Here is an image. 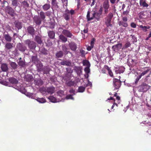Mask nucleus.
I'll use <instances>...</instances> for the list:
<instances>
[{"label": "nucleus", "instance_id": "obj_15", "mask_svg": "<svg viewBox=\"0 0 151 151\" xmlns=\"http://www.w3.org/2000/svg\"><path fill=\"white\" fill-rule=\"evenodd\" d=\"M47 92L48 93L52 94L55 92V88L53 87H50L46 88Z\"/></svg>", "mask_w": 151, "mask_h": 151}, {"label": "nucleus", "instance_id": "obj_59", "mask_svg": "<svg viewBox=\"0 0 151 151\" xmlns=\"http://www.w3.org/2000/svg\"><path fill=\"white\" fill-rule=\"evenodd\" d=\"M122 21L127 22L128 19L126 17H124L122 18Z\"/></svg>", "mask_w": 151, "mask_h": 151}, {"label": "nucleus", "instance_id": "obj_21", "mask_svg": "<svg viewBox=\"0 0 151 151\" xmlns=\"http://www.w3.org/2000/svg\"><path fill=\"white\" fill-rule=\"evenodd\" d=\"M139 4L141 6L143 7H147L148 6V4L146 3V0H140Z\"/></svg>", "mask_w": 151, "mask_h": 151}, {"label": "nucleus", "instance_id": "obj_57", "mask_svg": "<svg viewBox=\"0 0 151 151\" xmlns=\"http://www.w3.org/2000/svg\"><path fill=\"white\" fill-rule=\"evenodd\" d=\"M80 53L81 54V56L82 57L84 56L85 54V51L83 50H80Z\"/></svg>", "mask_w": 151, "mask_h": 151}, {"label": "nucleus", "instance_id": "obj_52", "mask_svg": "<svg viewBox=\"0 0 151 151\" xmlns=\"http://www.w3.org/2000/svg\"><path fill=\"white\" fill-rule=\"evenodd\" d=\"M130 26L133 28H135L136 27V24L132 22L130 24Z\"/></svg>", "mask_w": 151, "mask_h": 151}, {"label": "nucleus", "instance_id": "obj_46", "mask_svg": "<svg viewBox=\"0 0 151 151\" xmlns=\"http://www.w3.org/2000/svg\"><path fill=\"white\" fill-rule=\"evenodd\" d=\"M56 56L57 58L62 57L63 56V53L61 51H60L56 54Z\"/></svg>", "mask_w": 151, "mask_h": 151}, {"label": "nucleus", "instance_id": "obj_26", "mask_svg": "<svg viewBox=\"0 0 151 151\" xmlns=\"http://www.w3.org/2000/svg\"><path fill=\"white\" fill-rule=\"evenodd\" d=\"M9 80L11 83L13 84H16L18 82L17 79L13 78H10L9 79Z\"/></svg>", "mask_w": 151, "mask_h": 151}, {"label": "nucleus", "instance_id": "obj_14", "mask_svg": "<svg viewBox=\"0 0 151 151\" xmlns=\"http://www.w3.org/2000/svg\"><path fill=\"white\" fill-rule=\"evenodd\" d=\"M17 48L21 51H24L26 49L25 46L20 43H19L17 44Z\"/></svg>", "mask_w": 151, "mask_h": 151}, {"label": "nucleus", "instance_id": "obj_42", "mask_svg": "<svg viewBox=\"0 0 151 151\" xmlns=\"http://www.w3.org/2000/svg\"><path fill=\"white\" fill-rule=\"evenodd\" d=\"M51 4L53 6H56L57 8L59 7L58 5V3L56 2V0H51Z\"/></svg>", "mask_w": 151, "mask_h": 151}, {"label": "nucleus", "instance_id": "obj_44", "mask_svg": "<svg viewBox=\"0 0 151 151\" xmlns=\"http://www.w3.org/2000/svg\"><path fill=\"white\" fill-rule=\"evenodd\" d=\"M66 83L67 85L68 86H71L74 85L75 83L74 81H66Z\"/></svg>", "mask_w": 151, "mask_h": 151}, {"label": "nucleus", "instance_id": "obj_1", "mask_svg": "<svg viewBox=\"0 0 151 151\" xmlns=\"http://www.w3.org/2000/svg\"><path fill=\"white\" fill-rule=\"evenodd\" d=\"M101 14L97 12L94 11L92 14V16L90 17V12L88 11L86 15V18L88 21H90L95 19L97 21H99L101 18Z\"/></svg>", "mask_w": 151, "mask_h": 151}, {"label": "nucleus", "instance_id": "obj_30", "mask_svg": "<svg viewBox=\"0 0 151 151\" xmlns=\"http://www.w3.org/2000/svg\"><path fill=\"white\" fill-rule=\"evenodd\" d=\"M25 95L27 97H28L29 98H30L32 99H35V94L32 93H27Z\"/></svg>", "mask_w": 151, "mask_h": 151}, {"label": "nucleus", "instance_id": "obj_11", "mask_svg": "<svg viewBox=\"0 0 151 151\" xmlns=\"http://www.w3.org/2000/svg\"><path fill=\"white\" fill-rule=\"evenodd\" d=\"M14 24L15 27L18 29H21L22 27V23L19 21H15Z\"/></svg>", "mask_w": 151, "mask_h": 151}, {"label": "nucleus", "instance_id": "obj_22", "mask_svg": "<svg viewBox=\"0 0 151 151\" xmlns=\"http://www.w3.org/2000/svg\"><path fill=\"white\" fill-rule=\"evenodd\" d=\"M61 65H66L67 66H71V62L68 60H65L61 62Z\"/></svg>", "mask_w": 151, "mask_h": 151}, {"label": "nucleus", "instance_id": "obj_45", "mask_svg": "<svg viewBox=\"0 0 151 151\" xmlns=\"http://www.w3.org/2000/svg\"><path fill=\"white\" fill-rule=\"evenodd\" d=\"M65 99H66L67 100L68 99H71L74 100V98L73 97V95L71 94H69L67 95L66 97L64 98V100Z\"/></svg>", "mask_w": 151, "mask_h": 151}, {"label": "nucleus", "instance_id": "obj_20", "mask_svg": "<svg viewBox=\"0 0 151 151\" xmlns=\"http://www.w3.org/2000/svg\"><path fill=\"white\" fill-rule=\"evenodd\" d=\"M144 70L139 75L141 77L142 76L146 75L150 70V69L147 67H145L144 68Z\"/></svg>", "mask_w": 151, "mask_h": 151}, {"label": "nucleus", "instance_id": "obj_24", "mask_svg": "<svg viewBox=\"0 0 151 151\" xmlns=\"http://www.w3.org/2000/svg\"><path fill=\"white\" fill-rule=\"evenodd\" d=\"M118 24L119 26H122L125 27H127L128 26V24L127 22H123L122 21H119L118 22Z\"/></svg>", "mask_w": 151, "mask_h": 151}, {"label": "nucleus", "instance_id": "obj_48", "mask_svg": "<svg viewBox=\"0 0 151 151\" xmlns=\"http://www.w3.org/2000/svg\"><path fill=\"white\" fill-rule=\"evenodd\" d=\"M62 48L63 51V52L66 54H67L68 53V52L67 51V49L66 46L65 45H63Z\"/></svg>", "mask_w": 151, "mask_h": 151}, {"label": "nucleus", "instance_id": "obj_58", "mask_svg": "<svg viewBox=\"0 0 151 151\" xmlns=\"http://www.w3.org/2000/svg\"><path fill=\"white\" fill-rule=\"evenodd\" d=\"M41 52L44 54H47V50L45 49H42Z\"/></svg>", "mask_w": 151, "mask_h": 151}, {"label": "nucleus", "instance_id": "obj_17", "mask_svg": "<svg viewBox=\"0 0 151 151\" xmlns=\"http://www.w3.org/2000/svg\"><path fill=\"white\" fill-rule=\"evenodd\" d=\"M63 33L68 37H70L72 36V34L68 30L64 29L63 31Z\"/></svg>", "mask_w": 151, "mask_h": 151}, {"label": "nucleus", "instance_id": "obj_8", "mask_svg": "<svg viewBox=\"0 0 151 151\" xmlns=\"http://www.w3.org/2000/svg\"><path fill=\"white\" fill-rule=\"evenodd\" d=\"M27 32L28 34L32 36L35 35V30L32 25H30L27 28Z\"/></svg>", "mask_w": 151, "mask_h": 151}, {"label": "nucleus", "instance_id": "obj_16", "mask_svg": "<svg viewBox=\"0 0 151 151\" xmlns=\"http://www.w3.org/2000/svg\"><path fill=\"white\" fill-rule=\"evenodd\" d=\"M69 47L70 49L73 51L76 50L77 49V46L76 44L73 42H72L69 44Z\"/></svg>", "mask_w": 151, "mask_h": 151}, {"label": "nucleus", "instance_id": "obj_23", "mask_svg": "<svg viewBox=\"0 0 151 151\" xmlns=\"http://www.w3.org/2000/svg\"><path fill=\"white\" fill-rule=\"evenodd\" d=\"M50 4H49L46 3L42 6V8L44 11H46L50 9Z\"/></svg>", "mask_w": 151, "mask_h": 151}, {"label": "nucleus", "instance_id": "obj_6", "mask_svg": "<svg viewBox=\"0 0 151 151\" xmlns=\"http://www.w3.org/2000/svg\"><path fill=\"white\" fill-rule=\"evenodd\" d=\"M34 22L37 25H40L41 24L42 22L43 21L40 18L39 16L35 15L33 18Z\"/></svg>", "mask_w": 151, "mask_h": 151}, {"label": "nucleus", "instance_id": "obj_5", "mask_svg": "<svg viewBox=\"0 0 151 151\" xmlns=\"http://www.w3.org/2000/svg\"><path fill=\"white\" fill-rule=\"evenodd\" d=\"M139 91L140 92H145L149 88V86L145 83H143L139 87Z\"/></svg>", "mask_w": 151, "mask_h": 151}, {"label": "nucleus", "instance_id": "obj_43", "mask_svg": "<svg viewBox=\"0 0 151 151\" xmlns=\"http://www.w3.org/2000/svg\"><path fill=\"white\" fill-rule=\"evenodd\" d=\"M5 47L7 49H10L13 47V44L10 43H8L6 44Z\"/></svg>", "mask_w": 151, "mask_h": 151}, {"label": "nucleus", "instance_id": "obj_37", "mask_svg": "<svg viewBox=\"0 0 151 151\" xmlns=\"http://www.w3.org/2000/svg\"><path fill=\"white\" fill-rule=\"evenodd\" d=\"M83 65L86 66L87 67L90 66L89 62L87 60H83Z\"/></svg>", "mask_w": 151, "mask_h": 151}, {"label": "nucleus", "instance_id": "obj_4", "mask_svg": "<svg viewBox=\"0 0 151 151\" xmlns=\"http://www.w3.org/2000/svg\"><path fill=\"white\" fill-rule=\"evenodd\" d=\"M114 86L115 88L114 90L118 89L121 85V81L119 79L114 78L113 79Z\"/></svg>", "mask_w": 151, "mask_h": 151}, {"label": "nucleus", "instance_id": "obj_64", "mask_svg": "<svg viewBox=\"0 0 151 151\" xmlns=\"http://www.w3.org/2000/svg\"><path fill=\"white\" fill-rule=\"evenodd\" d=\"M129 13V11L127 10H126L125 11H124L123 12V14L124 15H127Z\"/></svg>", "mask_w": 151, "mask_h": 151}, {"label": "nucleus", "instance_id": "obj_33", "mask_svg": "<svg viewBox=\"0 0 151 151\" xmlns=\"http://www.w3.org/2000/svg\"><path fill=\"white\" fill-rule=\"evenodd\" d=\"M12 4L13 6H14L16 8L19 4L17 0H13L12 1Z\"/></svg>", "mask_w": 151, "mask_h": 151}, {"label": "nucleus", "instance_id": "obj_32", "mask_svg": "<svg viewBox=\"0 0 151 151\" xmlns=\"http://www.w3.org/2000/svg\"><path fill=\"white\" fill-rule=\"evenodd\" d=\"M48 35L49 38H54L55 32L53 31H49L48 32Z\"/></svg>", "mask_w": 151, "mask_h": 151}, {"label": "nucleus", "instance_id": "obj_12", "mask_svg": "<svg viewBox=\"0 0 151 151\" xmlns=\"http://www.w3.org/2000/svg\"><path fill=\"white\" fill-rule=\"evenodd\" d=\"M63 17L65 19L68 20L70 19V12L69 10L66 9L65 11V13L63 14Z\"/></svg>", "mask_w": 151, "mask_h": 151}, {"label": "nucleus", "instance_id": "obj_54", "mask_svg": "<svg viewBox=\"0 0 151 151\" xmlns=\"http://www.w3.org/2000/svg\"><path fill=\"white\" fill-rule=\"evenodd\" d=\"M141 77L139 75L136 78L135 83L136 84H137L139 81V80L141 78Z\"/></svg>", "mask_w": 151, "mask_h": 151}, {"label": "nucleus", "instance_id": "obj_19", "mask_svg": "<svg viewBox=\"0 0 151 151\" xmlns=\"http://www.w3.org/2000/svg\"><path fill=\"white\" fill-rule=\"evenodd\" d=\"M1 68L2 70L4 72H6L8 71V68L7 64L2 63L1 65Z\"/></svg>", "mask_w": 151, "mask_h": 151}, {"label": "nucleus", "instance_id": "obj_2", "mask_svg": "<svg viewBox=\"0 0 151 151\" xmlns=\"http://www.w3.org/2000/svg\"><path fill=\"white\" fill-rule=\"evenodd\" d=\"M113 16V14L111 12H110L105 18V24L107 27L109 26L111 27V21Z\"/></svg>", "mask_w": 151, "mask_h": 151}, {"label": "nucleus", "instance_id": "obj_35", "mask_svg": "<svg viewBox=\"0 0 151 151\" xmlns=\"http://www.w3.org/2000/svg\"><path fill=\"white\" fill-rule=\"evenodd\" d=\"M2 84L6 86H8L9 87H12L13 88H15L16 89H17V87L16 86H11V84L8 82H3L2 83Z\"/></svg>", "mask_w": 151, "mask_h": 151}, {"label": "nucleus", "instance_id": "obj_29", "mask_svg": "<svg viewBox=\"0 0 151 151\" xmlns=\"http://www.w3.org/2000/svg\"><path fill=\"white\" fill-rule=\"evenodd\" d=\"M34 83L35 84L38 86H41L42 84V81L40 79L35 80L34 81Z\"/></svg>", "mask_w": 151, "mask_h": 151}, {"label": "nucleus", "instance_id": "obj_51", "mask_svg": "<svg viewBox=\"0 0 151 151\" xmlns=\"http://www.w3.org/2000/svg\"><path fill=\"white\" fill-rule=\"evenodd\" d=\"M18 64L19 65L22 67H24L25 65V63L24 61L20 60V61L18 63Z\"/></svg>", "mask_w": 151, "mask_h": 151}, {"label": "nucleus", "instance_id": "obj_60", "mask_svg": "<svg viewBox=\"0 0 151 151\" xmlns=\"http://www.w3.org/2000/svg\"><path fill=\"white\" fill-rule=\"evenodd\" d=\"M36 40L39 43V44H41L42 42V40L41 38H35Z\"/></svg>", "mask_w": 151, "mask_h": 151}, {"label": "nucleus", "instance_id": "obj_10", "mask_svg": "<svg viewBox=\"0 0 151 151\" xmlns=\"http://www.w3.org/2000/svg\"><path fill=\"white\" fill-rule=\"evenodd\" d=\"M122 47V44H118L112 47V50L114 51L117 52L121 49Z\"/></svg>", "mask_w": 151, "mask_h": 151}, {"label": "nucleus", "instance_id": "obj_39", "mask_svg": "<svg viewBox=\"0 0 151 151\" xmlns=\"http://www.w3.org/2000/svg\"><path fill=\"white\" fill-rule=\"evenodd\" d=\"M22 5L24 8H27L29 6V4L26 1H24L22 3Z\"/></svg>", "mask_w": 151, "mask_h": 151}, {"label": "nucleus", "instance_id": "obj_7", "mask_svg": "<svg viewBox=\"0 0 151 151\" xmlns=\"http://www.w3.org/2000/svg\"><path fill=\"white\" fill-rule=\"evenodd\" d=\"M48 99L51 102L53 103H56L60 101H63V99L61 100L60 98H59L57 96V98H56L53 96H50L48 97Z\"/></svg>", "mask_w": 151, "mask_h": 151}, {"label": "nucleus", "instance_id": "obj_50", "mask_svg": "<svg viewBox=\"0 0 151 151\" xmlns=\"http://www.w3.org/2000/svg\"><path fill=\"white\" fill-rule=\"evenodd\" d=\"M87 81L88 83L84 85V86H85V88L88 86H90V87H91L92 86V83L91 82L89 81V80H88Z\"/></svg>", "mask_w": 151, "mask_h": 151}, {"label": "nucleus", "instance_id": "obj_62", "mask_svg": "<svg viewBox=\"0 0 151 151\" xmlns=\"http://www.w3.org/2000/svg\"><path fill=\"white\" fill-rule=\"evenodd\" d=\"M130 45V43L128 42H127L125 45V47L127 48L129 47Z\"/></svg>", "mask_w": 151, "mask_h": 151}, {"label": "nucleus", "instance_id": "obj_47", "mask_svg": "<svg viewBox=\"0 0 151 151\" xmlns=\"http://www.w3.org/2000/svg\"><path fill=\"white\" fill-rule=\"evenodd\" d=\"M106 68L107 70L109 75L111 76L112 77L113 76V74L111 70H110V68L108 66H106Z\"/></svg>", "mask_w": 151, "mask_h": 151}, {"label": "nucleus", "instance_id": "obj_3", "mask_svg": "<svg viewBox=\"0 0 151 151\" xmlns=\"http://www.w3.org/2000/svg\"><path fill=\"white\" fill-rule=\"evenodd\" d=\"M5 11L6 13L10 15L12 17H14L15 14L14 10L13 8L9 6L6 7Z\"/></svg>", "mask_w": 151, "mask_h": 151}, {"label": "nucleus", "instance_id": "obj_36", "mask_svg": "<svg viewBox=\"0 0 151 151\" xmlns=\"http://www.w3.org/2000/svg\"><path fill=\"white\" fill-rule=\"evenodd\" d=\"M124 68L123 67H121L119 68V70H116L115 72L116 73H123L124 71Z\"/></svg>", "mask_w": 151, "mask_h": 151}, {"label": "nucleus", "instance_id": "obj_63", "mask_svg": "<svg viewBox=\"0 0 151 151\" xmlns=\"http://www.w3.org/2000/svg\"><path fill=\"white\" fill-rule=\"evenodd\" d=\"M75 91L73 89H70L69 91V92L70 93H73L74 95H75V93H74Z\"/></svg>", "mask_w": 151, "mask_h": 151}, {"label": "nucleus", "instance_id": "obj_9", "mask_svg": "<svg viewBox=\"0 0 151 151\" xmlns=\"http://www.w3.org/2000/svg\"><path fill=\"white\" fill-rule=\"evenodd\" d=\"M26 43L28 44L29 47L31 49H34L36 47L35 43L33 41H31L29 40H27L26 41Z\"/></svg>", "mask_w": 151, "mask_h": 151}, {"label": "nucleus", "instance_id": "obj_49", "mask_svg": "<svg viewBox=\"0 0 151 151\" xmlns=\"http://www.w3.org/2000/svg\"><path fill=\"white\" fill-rule=\"evenodd\" d=\"M90 67H86L84 68V71L86 73L88 74L90 72V69L89 68Z\"/></svg>", "mask_w": 151, "mask_h": 151}, {"label": "nucleus", "instance_id": "obj_31", "mask_svg": "<svg viewBox=\"0 0 151 151\" xmlns=\"http://www.w3.org/2000/svg\"><path fill=\"white\" fill-rule=\"evenodd\" d=\"M38 102L41 103H44L46 102V100L43 98H37V99H35Z\"/></svg>", "mask_w": 151, "mask_h": 151}, {"label": "nucleus", "instance_id": "obj_18", "mask_svg": "<svg viewBox=\"0 0 151 151\" xmlns=\"http://www.w3.org/2000/svg\"><path fill=\"white\" fill-rule=\"evenodd\" d=\"M37 68V70L39 72H41L43 70V66L42 63L40 62H38L36 64Z\"/></svg>", "mask_w": 151, "mask_h": 151}, {"label": "nucleus", "instance_id": "obj_61", "mask_svg": "<svg viewBox=\"0 0 151 151\" xmlns=\"http://www.w3.org/2000/svg\"><path fill=\"white\" fill-rule=\"evenodd\" d=\"M111 4H114L116 2V0H109Z\"/></svg>", "mask_w": 151, "mask_h": 151}, {"label": "nucleus", "instance_id": "obj_55", "mask_svg": "<svg viewBox=\"0 0 151 151\" xmlns=\"http://www.w3.org/2000/svg\"><path fill=\"white\" fill-rule=\"evenodd\" d=\"M55 26V24L53 23H51L50 24V28L52 29L54 28Z\"/></svg>", "mask_w": 151, "mask_h": 151}, {"label": "nucleus", "instance_id": "obj_34", "mask_svg": "<svg viewBox=\"0 0 151 151\" xmlns=\"http://www.w3.org/2000/svg\"><path fill=\"white\" fill-rule=\"evenodd\" d=\"M139 27L142 29V30L146 32L147 31V29L150 28V27L149 26H143L142 25H141L139 26Z\"/></svg>", "mask_w": 151, "mask_h": 151}, {"label": "nucleus", "instance_id": "obj_25", "mask_svg": "<svg viewBox=\"0 0 151 151\" xmlns=\"http://www.w3.org/2000/svg\"><path fill=\"white\" fill-rule=\"evenodd\" d=\"M39 16L40 18L42 20H45L46 16L45 13L44 12L42 11H41L39 13Z\"/></svg>", "mask_w": 151, "mask_h": 151}, {"label": "nucleus", "instance_id": "obj_28", "mask_svg": "<svg viewBox=\"0 0 151 151\" xmlns=\"http://www.w3.org/2000/svg\"><path fill=\"white\" fill-rule=\"evenodd\" d=\"M75 70L78 75H80L82 73L81 68L80 67H76Z\"/></svg>", "mask_w": 151, "mask_h": 151}, {"label": "nucleus", "instance_id": "obj_27", "mask_svg": "<svg viewBox=\"0 0 151 151\" xmlns=\"http://www.w3.org/2000/svg\"><path fill=\"white\" fill-rule=\"evenodd\" d=\"M103 7L104 9H109V7L108 0L105 1L103 4Z\"/></svg>", "mask_w": 151, "mask_h": 151}, {"label": "nucleus", "instance_id": "obj_40", "mask_svg": "<svg viewBox=\"0 0 151 151\" xmlns=\"http://www.w3.org/2000/svg\"><path fill=\"white\" fill-rule=\"evenodd\" d=\"M40 92L43 94H45L47 92L46 88L42 87L40 89Z\"/></svg>", "mask_w": 151, "mask_h": 151}, {"label": "nucleus", "instance_id": "obj_41", "mask_svg": "<svg viewBox=\"0 0 151 151\" xmlns=\"http://www.w3.org/2000/svg\"><path fill=\"white\" fill-rule=\"evenodd\" d=\"M10 65L13 69H15L17 68V65L15 62H11L10 63Z\"/></svg>", "mask_w": 151, "mask_h": 151}, {"label": "nucleus", "instance_id": "obj_56", "mask_svg": "<svg viewBox=\"0 0 151 151\" xmlns=\"http://www.w3.org/2000/svg\"><path fill=\"white\" fill-rule=\"evenodd\" d=\"M95 41V38H93L91 41L90 43V45L92 47H93L94 42Z\"/></svg>", "mask_w": 151, "mask_h": 151}, {"label": "nucleus", "instance_id": "obj_53", "mask_svg": "<svg viewBox=\"0 0 151 151\" xmlns=\"http://www.w3.org/2000/svg\"><path fill=\"white\" fill-rule=\"evenodd\" d=\"M43 72L44 74H47L48 73V70L47 68H44V69H43Z\"/></svg>", "mask_w": 151, "mask_h": 151}, {"label": "nucleus", "instance_id": "obj_13", "mask_svg": "<svg viewBox=\"0 0 151 151\" xmlns=\"http://www.w3.org/2000/svg\"><path fill=\"white\" fill-rule=\"evenodd\" d=\"M64 91L62 90L59 91L57 93V97L60 98L61 100L63 99V101H64L65 98L63 97L64 96Z\"/></svg>", "mask_w": 151, "mask_h": 151}, {"label": "nucleus", "instance_id": "obj_38", "mask_svg": "<svg viewBox=\"0 0 151 151\" xmlns=\"http://www.w3.org/2000/svg\"><path fill=\"white\" fill-rule=\"evenodd\" d=\"M85 87L84 86V87L82 86H79L78 90V92L80 93L83 92L85 91Z\"/></svg>", "mask_w": 151, "mask_h": 151}]
</instances>
